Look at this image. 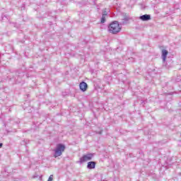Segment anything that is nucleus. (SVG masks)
Instances as JSON below:
<instances>
[{
  "label": "nucleus",
  "mask_w": 181,
  "mask_h": 181,
  "mask_svg": "<svg viewBox=\"0 0 181 181\" xmlns=\"http://www.w3.org/2000/svg\"><path fill=\"white\" fill-rule=\"evenodd\" d=\"M121 29H122V27L117 21L112 22L108 26V32L109 33H112V35H117V33H119V32H121Z\"/></svg>",
  "instance_id": "1"
},
{
  "label": "nucleus",
  "mask_w": 181,
  "mask_h": 181,
  "mask_svg": "<svg viewBox=\"0 0 181 181\" xmlns=\"http://www.w3.org/2000/svg\"><path fill=\"white\" fill-rule=\"evenodd\" d=\"M66 149V146L64 144H59L57 145V148L54 150V158H59V156H62L63 152H64Z\"/></svg>",
  "instance_id": "2"
},
{
  "label": "nucleus",
  "mask_w": 181,
  "mask_h": 181,
  "mask_svg": "<svg viewBox=\"0 0 181 181\" xmlns=\"http://www.w3.org/2000/svg\"><path fill=\"white\" fill-rule=\"evenodd\" d=\"M93 158H94V153H89L86 155H83L80 158V163H84V162H88V160H91Z\"/></svg>",
  "instance_id": "3"
},
{
  "label": "nucleus",
  "mask_w": 181,
  "mask_h": 181,
  "mask_svg": "<svg viewBox=\"0 0 181 181\" xmlns=\"http://www.w3.org/2000/svg\"><path fill=\"white\" fill-rule=\"evenodd\" d=\"M168 53H169V52H168V50H166V49L162 50V59H163V66H165V67H167V69H169L170 67V66H168L165 64L166 57H168Z\"/></svg>",
  "instance_id": "4"
},
{
  "label": "nucleus",
  "mask_w": 181,
  "mask_h": 181,
  "mask_svg": "<svg viewBox=\"0 0 181 181\" xmlns=\"http://www.w3.org/2000/svg\"><path fill=\"white\" fill-rule=\"evenodd\" d=\"M79 88L81 90V91H87V88H88V85H87V83L82 81L80 84H79Z\"/></svg>",
  "instance_id": "5"
},
{
  "label": "nucleus",
  "mask_w": 181,
  "mask_h": 181,
  "mask_svg": "<svg viewBox=\"0 0 181 181\" xmlns=\"http://www.w3.org/2000/svg\"><path fill=\"white\" fill-rule=\"evenodd\" d=\"M139 19L141 21H143V22H146L148 21H151V15H149V14H144L143 16H141L139 17Z\"/></svg>",
  "instance_id": "6"
},
{
  "label": "nucleus",
  "mask_w": 181,
  "mask_h": 181,
  "mask_svg": "<svg viewBox=\"0 0 181 181\" xmlns=\"http://www.w3.org/2000/svg\"><path fill=\"white\" fill-rule=\"evenodd\" d=\"M95 161H90L88 163L87 168L88 169H95Z\"/></svg>",
  "instance_id": "7"
},
{
  "label": "nucleus",
  "mask_w": 181,
  "mask_h": 181,
  "mask_svg": "<svg viewBox=\"0 0 181 181\" xmlns=\"http://www.w3.org/2000/svg\"><path fill=\"white\" fill-rule=\"evenodd\" d=\"M106 18H107V16H102L100 23H105Z\"/></svg>",
  "instance_id": "8"
},
{
  "label": "nucleus",
  "mask_w": 181,
  "mask_h": 181,
  "mask_svg": "<svg viewBox=\"0 0 181 181\" xmlns=\"http://www.w3.org/2000/svg\"><path fill=\"white\" fill-rule=\"evenodd\" d=\"M108 15V13L107 12V8H104L103 11V16H107Z\"/></svg>",
  "instance_id": "9"
},
{
  "label": "nucleus",
  "mask_w": 181,
  "mask_h": 181,
  "mask_svg": "<svg viewBox=\"0 0 181 181\" xmlns=\"http://www.w3.org/2000/svg\"><path fill=\"white\" fill-rule=\"evenodd\" d=\"M124 21H125V22H128V21H129V18L125 17V18H124Z\"/></svg>",
  "instance_id": "10"
},
{
  "label": "nucleus",
  "mask_w": 181,
  "mask_h": 181,
  "mask_svg": "<svg viewBox=\"0 0 181 181\" xmlns=\"http://www.w3.org/2000/svg\"><path fill=\"white\" fill-rule=\"evenodd\" d=\"M2 146H4V144L0 143V148H1Z\"/></svg>",
  "instance_id": "11"
},
{
  "label": "nucleus",
  "mask_w": 181,
  "mask_h": 181,
  "mask_svg": "<svg viewBox=\"0 0 181 181\" xmlns=\"http://www.w3.org/2000/svg\"><path fill=\"white\" fill-rule=\"evenodd\" d=\"M99 134H101V132H100V133Z\"/></svg>",
  "instance_id": "12"
}]
</instances>
